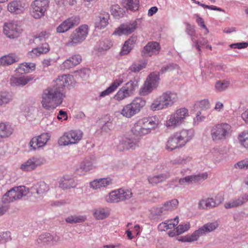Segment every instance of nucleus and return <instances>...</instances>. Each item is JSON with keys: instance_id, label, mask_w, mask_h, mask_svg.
Instances as JSON below:
<instances>
[{"instance_id": "39", "label": "nucleus", "mask_w": 248, "mask_h": 248, "mask_svg": "<svg viewBox=\"0 0 248 248\" xmlns=\"http://www.w3.org/2000/svg\"><path fill=\"white\" fill-rule=\"evenodd\" d=\"M87 219L86 215H74L68 216L65 218L67 223L70 224L79 223L85 222Z\"/></svg>"}, {"instance_id": "12", "label": "nucleus", "mask_w": 248, "mask_h": 248, "mask_svg": "<svg viewBox=\"0 0 248 248\" xmlns=\"http://www.w3.org/2000/svg\"><path fill=\"white\" fill-rule=\"evenodd\" d=\"M129 74L127 72H125L118 75L110 85L99 93V97H104L114 92L123 83L128 79Z\"/></svg>"}, {"instance_id": "49", "label": "nucleus", "mask_w": 248, "mask_h": 248, "mask_svg": "<svg viewBox=\"0 0 248 248\" xmlns=\"http://www.w3.org/2000/svg\"><path fill=\"white\" fill-rule=\"evenodd\" d=\"M192 161L191 157L186 155L180 156L173 160V163L174 164H179L184 166L189 165Z\"/></svg>"}, {"instance_id": "56", "label": "nucleus", "mask_w": 248, "mask_h": 248, "mask_svg": "<svg viewBox=\"0 0 248 248\" xmlns=\"http://www.w3.org/2000/svg\"><path fill=\"white\" fill-rule=\"evenodd\" d=\"M177 240L182 242H192L198 240V239L194 231L191 235L177 237Z\"/></svg>"}, {"instance_id": "63", "label": "nucleus", "mask_w": 248, "mask_h": 248, "mask_svg": "<svg viewBox=\"0 0 248 248\" xmlns=\"http://www.w3.org/2000/svg\"><path fill=\"white\" fill-rule=\"evenodd\" d=\"M77 184L75 182L69 183L61 179L59 181V186L62 189H68L76 187Z\"/></svg>"}, {"instance_id": "62", "label": "nucleus", "mask_w": 248, "mask_h": 248, "mask_svg": "<svg viewBox=\"0 0 248 248\" xmlns=\"http://www.w3.org/2000/svg\"><path fill=\"white\" fill-rule=\"evenodd\" d=\"M176 228L177 231V234H181L189 230L190 228V224L189 222H187L180 224Z\"/></svg>"}, {"instance_id": "1", "label": "nucleus", "mask_w": 248, "mask_h": 248, "mask_svg": "<svg viewBox=\"0 0 248 248\" xmlns=\"http://www.w3.org/2000/svg\"><path fill=\"white\" fill-rule=\"evenodd\" d=\"M65 97V93H62L52 87H49L43 91L40 103L45 109L53 110L62 103Z\"/></svg>"}, {"instance_id": "43", "label": "nucleus", "mask_w": 248, "mask_h": 248, "mask_svg": "<svg viewBox=\"0 0 248 248\" xmlns=\"http://www.w3.org/2000/svg\"><path fill=\"white\" fill-rule=\"evenodd\" d=\"M12 100L11 95L6 92H0V107H5Z\"/></svg>"}, {"instance_id": "17", "label": "nucleus", "mask_w": 248, "mask_h": 248, "mask_svg": "<svg viewBox=\"0 0 248 248\" xmlns=\"http://www.w3.org/2000/svg\"><path fill=\"white\" fill-rule=\"evenodd\" d=\"M113 184V179L110 177L95 179L90 182L89 186L93 190H104Z\"/></svg>"}, {"instance_id": "11", "label": "nucleus", "mask_w": 248, "mask_h": 248, "mask_svg": "<svg viewBox=\"0 0 248 248\" xmlns=\"http://www.w3.org/2000/svg\"><path fill=\"white\" fill-rule=\"evenodd\" d=\"M159 73L154 72L147 78L143 86L140 89L139 93L141 96H146L150 93L158 86L160 80Z\"/></svg>"}, {"instance_id": "6", "label": "nucleus", "mask_w": 248, "mask_h": 248, "mask_svg": "<svg viewBox=\"0 0 248 248\" xmlns=\"http://www.w3.org/2000/svg\"><path fill=\"white\" fill-rule=\"evenodd\" d=\"M83 137V132L80 129H72L64 132L58 140L60 146H69L78 144Z\"/></svg>"}, {"instance_id": "58", "label": "nucleus", "mask_w": 248, "mask_h": 248, "mask_svg": "<svg viewBox=\"0 0 248 248\" xmlns=\"http://www.w3.org/2000/svg\"><path fill=\"white\" fill-rule=\"evenodd\" d=\"M35 169L40 167L46 163V159L43 156H35L31 157Z\"/></svg>"}, {"instance_id": "42", "label": "nucleus", "mask_w": 248, "mask_h": 248, "mask_svg": "<svg viewBox=\"0 0 248 248\" xmlns=\"http://www.w3.org/2000/svg\"><path fill=\"white\" fill-rule=\"evenodd\" d=\"M237 139L242 147L248 149V131H244L240 133L238 135Z\"/></svg>"}, {"instance_id": "16", "label": "nucleus", "mask_w": 248, "mask_h": 248, "mask_svg": "<svg viewBox=\"0 0 248 248\" xmlns=\"http://www.w3.org/2000/svg\"><path fill=\"white\" fill-rule=\"evenodd\" d=\"M174 133L182 147L189 142L195 136V131L192 128H183Z\"/></svg>"}, {"instance_id": "14", "label": "nucleus", "mask_w": 248, "mask_h": 248, "mask_svg": "<svg viewBox=\"0 0 248 248\" xmlns=\"http://www.w3.org/2000/svg\"><path fill=\"white\" fill-rule=\"evenodd\" d=\"M79 22L80 18L79 16H71L61 22L56 28V31L58 33L66 32L75 26L78 25Z\"/></svg>"}, {"instance_id": "32", "label": "nucleus", "mask_w": 248, "mask_h": 248, "mask_svg": "<svg viewBox=\"0 0 248 248\" xmlns=\"http://www.w3.org/2000/svg\"><path fill=\"white\" fill-rule=\"evenodd\" d=\"M19 60V57L15 53H9L0 58V65L8 66L17 62Z\"/></svg>"}, {"instance_id": "15", "label": "nucleus", "mask_w": 248, "mask_h": 248, "mask_svg": "<svg viewBox=\"0 0 248 248\" xmlns=\"http://www.w3.org/2000/svg\"><path fill=\"white\" fill-rule=\"evenodd\" d=\"M27 8V4L22 0H13L6 6L8 12L14 15L23 14Z\"/></svg>"}, {"instance_id": "13", "label": "nucleus", "mask_w": 248, "mask_h": 248, "mask_svg": "<svg viewBox=\"0 0 248 248\" xmlns=\"http://www.w3.org/2000/svg\"><path fill=\"white\" fill-rule=\"evenodd\" d=\"M50 139V136L48 133H43L33 137L29 143L30 150L35 151L43 149L47 145Z\"/></svg>"}, {"instance_id": "21", "label": "nucleus", "mask_w": 248, "mask_h": 248, "mask_svg": "<svg viewBox=\"0 0 248 248\" xmlns=\"http://www.w3.org/2000/svg\"><path fill=\"white\" fill-rule=\"evenodd\" d=\"M160 49L159 44L156 42H149L144 47L141 52L143 57H151L159 53Z\"/></svg>"}, {"instance_id": "50", "label": "nucleus", "mask_w": 248, "mask_h": 248, "mask_svg": "<svg viewBox=\"0 0 248 248\" xmlns=\"http://www.w3.org/2000/svg\"><path fill=\"white\" fill-rule=\"evenodd\" d=\"M20 169L24 171H31L36 169L31 157L29 158L21 165Z\"/></svg>"}, {"instance_id": "47", "label": "nucleus", "mask_w": 248, "mask_h": 248, "mask_svg": "<svg viewBox=\"0 0 248 248\" xmlns=\"http://www.w3.org/2000/svg\"><path fill=\"white\" fill-rule=\"evenodd\" d=\"M115 148L119 151L123 152L128 150L127 137H123L116 143Z\"/></svg>"}, {"instance_id": "5", "label": "nucleus", "mask_w": 248, "mask_h": 248, "mask_svg": "<svg viewBox=\"0 0 248 248\" xmlns=\"http://www.w3.org/2000/svg\"><path fill=\"white\" fill-rule=\"evenodd\" d=\"M232 133V126L227 123H221L214 125L210 130V136L213 141L220 143L229 139Z\"/></svg>"}, {"instance_id": "44", "label": "nucleus", "mask_w": 248, "mask_h": 248, "mask_svg": "<svg viewBox=\"0 0 248 248\" xmlns=\"http://www.w3.org/2000/svg\"><path fill=\"white\" fill-rule=\"evenodd\" d=\"M96 167V164L91 161L86 160L81 163L79 169L81 170L84 172H87L93 170Z\"/></svg>"}, {"instance_id": "18", "label": "nucleus", "mask_w": 248, "mask_h": 248, "mask_svg": "<svg viewBox=\"0 0 248 248\" xmlns=\"http://www.w3.org/2000/svg\"><path fill=\"white\" fill-rule=\"evenodd\" d=\"M218 226L219 222L217 220L208 222L204 224L199 229L196 230L195 232L198 239H199L201 236L202 235L214 232L218 227Z\"/></svg>"}, {"instance_id": "9", "label": "nucleus", "mask_w": 248, "mask_h": 248, "mask_svg": "<svg viewBox=\"0 0 248 248\" xmlns=\"http://www.w3.org/2000/svg\"><path fill=\"white\" fill-rule=\"evenodd\" d=\"M22 32L21 24L18 20H10L3 24V33L9 39H16L20 37Z\"/></svg>"}, {"instance_id": "55", "label": "nucleus", "mask_w": 248, "mask_h": 248, "mask_svg": "<svg viewBox=\"0 0 248 248\" xmlns=\"http://www.w3.org/2000/svg\"><path fill=\"white\" fill-rule=\"evenodd\" d=\"M118 189L122 202L129 200L133 196V193L130 190L124 188H119Z\"/></svg>"}, {"instance_id": "64", "label": "nucleus", "mask_w": 248, "mask_h": 248, "mask_svg": "<svg viewBox=\"0 0 248 248\" xmlns=\"http://www.w3.org/2000/svg\"><path fill=\"white\" fill-rule=\"evenodd\" d=\"M49 36V34L46 31H43L35 35L34 37L36 42H42L45 41Z\"/></svg>"}, {"instance_id": "38", "label": "nucleus", "mask_w": 248, "mask_h": 248, "mask_svg": "<svg viewBox=\"0 0 248 248\" xmlns=\"http://www.w3.org/2000/svg\"><path fill=\"white\" fill-rule=\"evenodd\" d=\"M170 175L168 173H164L153 176H149L148 178V180L149 183L151 184H157L164 181Z\"/></svg>"}, {"instance_id": "51", "label": "nucleus", "mask_w": 248, "mask_h": 248, "mask_svg": "<svg viewBox=\"0 0 248 248\" xmlns=\"http://www.w3.org/2000/svg\"><path fill=\"white\" fill-rule=\"evenodd\" d=\"M14 189L18 200L23 196L27 195L31 191L29 188L24 186H15Z\"/></svg>"}, {"instance_id": "40", "label": "nucleus", "mask_w": 248, "mask_h": 248, "mask_svg": "<svg viewBox=\"0 0 248 248\" xmlns=\"http://www.w3.org/2000/svg\"><path fill=\"white\" fill-rule=\"evenodd\" d=\"M139 0H123L122 4L125 9L131 11H136L139 7Z\"/></svg>"}, {"instance_id": "8", "label": "nucleus", "mask_w": 248, "mask_h": 248, "mask_svg": "<svg viewBox=\"0 0 248 248\" xmlns=\"http://www.w3.org/2000/svg\"><path fill=\"white\" fill-rule=\"evenodd\" d=\"M138 87V81L130 80L119 89L114 95L113 98L116 101L121 102L132 96Z\"/></svg>"}, {"instance_id": "61", "label": "nucleus", "mask_w": 248, "mask_h": 248, "mask_svg": "<svg viewBox=\"0 0 248 248\" xmlns=\"http://www.w3.org/2000/svg\"><path fill=\"white\" fill-rule=\"evenodd\" d=\"M234 167L237 170H248V162L247 158L237 162L234 165Z\"/></svg>"}, {"instance_id": "36", "label": "nucleus", "mask_w": 248, "mask_h": 248, "mask_svg": "<svg viewBox=\"0 0 248 248\" xmlns=\"http://www.w3.org/2000/svg\"><path fill=\"white\" fill-rule=\"evenodd\" d=\"M18 199L17 196L16 195V192L14 189V187L8 190L2 196L1 201L4 203H8L11 202H13Z\"/></svg>"}, {"instance_id": "27", "label": "nucleus", "mask_w": 248, "mask_h": 248, "mask_svg": "<svg viewBox=\"0 0 248 248\" xmlns=\"http://www.w3.org/2000/svg\"><path fill=\"white\" fill-rule=\"evenodd\" d=\"M182 147L174 133L168 138L165 143V149L169 152H171L176 149H179Z\"/></svg>"}, {"instance_id": "29", "label": "nucleus", "mask_w": 248, "mask_h": 248, "mask_svg": "<svg viewBox=\"0 0 248 248\" xmlns=\"http://www.w3.org/2000/svg\"><path fill=\"white\" fill-rule=\"evenodd\" d=\"M109 15L107 12L101 13L95 23V27L97 30H102L108 24Z\"/></svg>"}, {"instance_id": "53", "label": "nucleus", "mask_w": 248, "mask_h": 248, "mask_svg": "<svg viewBox=\"0 0 248 248\" xmlns=\"http://www.w3.org/2000/svg\"><path fill=\"white\" fill-rule=\"evenodd\" d=\"M210 103L208 99H204L195 102V106L196 108L202 110H206L210 108Z\"/></svg>"}, {"instance_id": "45", "label": "nucleus", "mask_w": 248, "mask_h": 248, "mask_svg": "<svg viewBox=\"0 0 248 248\" xmlns=\"http://www.w3.org/2000/svg\"><path fill=\"white\" fill-rule=\"evenodd\" d=\"M147 65V62L145 61H141L138 62H133L129 67V69L133 72H139L142 69L144 68Z\"/></svg>"}, {"instance_id": "59", "label": "nucleus", "mask_w": 248, "mask_h": 248, "mask_svg": "<svg viewBox=\"0 0 248 248\" xmlns=\"http://www.w3.org/2000/svg\"><path fill=\"white\" fill-rule=\"evenodd\" d=\"M207 200L208 202V204L209 205L210 208L218 206L223 201V199L221 197L219 198H218L217 197H216L215 198H207Z\"/></svg>"}, {"instance_id": "30", "label": "nucleus", "mask_w": 248, "mask_h": 248, "mask_svg": "<svg viewBox=\"0 0 248 248\" xmlns=\"http://www.w3.org/2000/svg\"><path fill=\"white\" fill-rule=\"evenodd\" d=\"M137 40L136 36H132L130 37L123 45L120 54L121 55H125L129 53L134 48Z\"/></svg>"}, {"instance_id": "52", "label": "nucleus", "mask_w": 248, "mask_h": 248, "mask_svg": "<svg viewBox=\"0 0 248 248\" xmlns=\"http://www.w3.org/2000/svg\"><path fill=\"white\" fill-rule=\"evenodd\" d=\"M112 46L111 41L109 40H105L99 43L97 50L100 52L106 51L110 49Z\"/></svg>"}, {"instance_id": "33", "label": "nucleus", "mask_w": 248, "mask_h": 248, "mask_svg": "<svg viewBox=\"0 0 248 248\" xmlns=\"http://www.w3.org/2000/svg\"><path fill=\"white\" fill-rule=\"evenodd\" d=\"M36 64L34 62H23L16 68V71L19 74L30 73L35 70Z\"/></svg>"}, {"instance_id": "28", "label": "nucleus", "mask_w": 248, "mask_h": 248, "mask_svg": "<svg viewBox=\"0 0 248 248\" xmlns=\"http://www.w3.org/2000/svg\"><path fill=\"white\" fill-rule=\"evenodd\" d=\"M48 190V186L44 182H41L33 185L30 189L31 194L36 193L40 197L44 196Z\"/></svg>"}, {"instance_id": "22", "label": "nucleus", "mask_w": 248, "mask_h": 248, "mask_svg": "<svg viewBox=\"0 0 248 248\" xmlns=\"http://www.w3.org/2000/svg\"><path fill=\"white\" fill-rule=\"evenodd\" d=\"M248 201V194H244L236 197L224 203V207L226 209L236 208L243 205Z\"/></svg>"}, {"instance_id": "19", "label": "nucleus", "mask_w": 248, "mask_h": 248, "mask_svg": "<svg viewBox=\"0 0 248 248\" xmlns=\"http://www.w3.org/2000/svg\"><path fill=\"white\" fill-rule=\"evenodd\" d=\"M137 24L136 22L121 25L115 30L113 35L118 36L129 35L135 31L137 28Z\"/></svg>"}, {"instance_id": "26", "label": "nucleus", "mask_w": 248, "mask_h": 248, "mask_svg": "<svg viewBox=\"0 0 248 248\" xmlns=\"http://www.w3.org/2000/svg\"><path fill=\"white\" fill-rule=\"evenodd\" d=\"M14 132L12 124L8 122L0 123V140L10 137Z\"/></svg>"}, {"instance_id": "37", "label": "nucleus", "mask_w": 248, "mask_h": 248, "mask_svg": "<svg viewBox=\"0 0 248 248\" xmlns=\"http://www.w3.org/2000/svg\"><path fill=\"white\" fill-rule=\"evenodd\" d=\"M64 75L59 76L53 81L52 87L56 88L57 90H59L62 93H65L64 92V88H66V85L64 82Z\"/></svg>"}, {"instance_id": "35", "label": "nucleus", "mask_w": 248, "mask_h": 248, "mask_svg": "<svg viewBox=\"0 0 248 248\" xmlns=\"http://www.w3.org/2000/svg\"><path fill=\"white\" fill-rule=\"evenodd\" d=\"M110 215L109 210L107 208L99 207L94 209L93 215L97 220H103L107 218Z\"/></svg>"}, {"instance_id": "41", "label": "nucleus", "mask_w": 248, "mask_h": 248, "mask_svg": "<svg viewBox=\"0 0 248 248\" xmlns=\"http://www.w3.org/2000/svg\"><path fill=\"white\" fill-rule=\"evenodd\" d=\"M230 85V81L229 79L218 80L215 85L216 91L221 92L227 90Z\"/></svg>"}, {"instance_id": "4", "label": "nucleus", "mask_w": 248, "mask_h": 248, "mask_svg": "<svg viewBox=\"0 0 248 248\" xmlns=\"http://www.w3.org/2000/svg\"><path fill=\"white\" fill-rule=\"evenodd\" d=\"M189 116V110L185 107L177 108L168 116L164 125L168 129H175L184 124L186 119Z\"/></svg>"}, {"instance_id": "46", "label": "nucleus", "mask_w": 248, "mask_h": 248, "mask_svg": "<svg viewBox=\"0 0 248 248\" xmlns=\"http://www.w3.org/2000/svg\"><path fill=\"white\" fill-rule=\"evenodd\" d=\"M110 12L115 17L119 18L123 16L124 15V10L118 4H114L110 7Z\"/></svg>"}, {"instance_id": "7", "label": "nucleus", "mask_w": 248, "mask_h": 248, "mask_svg": "<svg viewBox=\"0 0 248 248\" xmlns=\"http://www.w3.org/2000/svg\"><path fill=\"white\" fill-rule=\"evenodd\" d=\"M89 31L88 25L87 24L80 25L72 32L65 45L72 47L81 44L87 37Z\"/></svg>"}, {"instance_id": "34", "label": "nucleus", "mask_w": 248, "mask_h": 248, "mask_svg": "<svg viewBox=\"0 0 248 248\" xmlns=\"http://www.w3.org/2000/svg\"><path fill=\"white\" fill-rule=\"evenodd\" d=\"M104 201L109 203H118L122 202L119 189L111 191L104 197Z\"/></svg>"}, {"instance_id": "25", "label": "nucleus", "mask_w": 248, "mask_h": 248, "mask_svg": "<svg viewBox=\"0 0 248 248\" xmlns=\"http://www.w3.org/2000/svg\"><path fill=\"white\" fill-rule=\"evenodd\" d=\"M33 78L31 76L23 75L20 77H12L10 78V84L14 87H23L32 81Z\"/></svg>"}, {"instance_id": "23", "label": "nucleus", "mask_w": 248, "mask_h": 248, "mask_svg": "<svg viewBox=\"0 0 248 248\" xmlns=\"http://www.w3.org/2000/svg\"><path fill=\"white\" fill-rule=\"evenodd\" d=\"M60 241L58 235H52L48 233L41 234L37 240L39 244L43 245L52 246L57 244Z\"/></svg>"}, {"instance_id": "48", "label": "nucleus", "mask_w": 248, "mask_h": 248, "mask_svg": "<svg viewBox=\"0 0 248 248\" xmlns=\"http://www.w3.org/2000/svg\"><path fill=\"white\" fill-rule=\"evenodd\" d=\"M179 202L176 199H173L166 202L163 205L162 208L164 210L172 211L176 209L178 206Z\"/></svg>"}, {"instance_id": "10", "label": "nucleus", "mask_w": 248, "mask_h": 248, "mask_svg": "<svg viewBox=\"0 0 248 248\" xmlns=\"http://www.w3.org/2000/svg\"><path fill=\"white\" fill-rule=\"evenodd\" d=\"M49 3V0H34L30 6L31 16L36 19L42 18L46 13Z\"/></svg>"}, {"instance_id": "24", "label": "nucleus", "mask_w": 248, "mask_h": 248, "mask_svg": "<svg viewBox=\"0 0 248 248\" xmlns=\"http://www.w3.org/2000/svg\"><path fill=\"white\" fill-rule=\"evenodd\" d=\"M142 119L149 134L152 131H154L159 128L160 122L156 116L144 117Z\"/></svg>"}, {"instance_id": "54", "label": "nucleus", "mask_w": 248, "mask_h": 248, "mask_svg": "<svg viewBox=\"0 0 248 248\" xmlns=\"http://www.w3.org/2000/svg\"><path fill=\"white\" fill-rule=\"evenodd\" d=\"M64 82L66 88L71 89L74 87L76 85V81L73 76L70 75H64Z\"/></svg>"}, {"instance_id": "3", "label": "nucleus", "mask_w": 248, "mask_h": 248, "mask_svg": "<svg viewBox=\"0 0 248 248\" xmlns=\"http://www.w3.org/2000/svg\"><path fill=\"white\" fill-rule=\"evenodd\" d=\"M146 104V101L144 98L136 97L130 103L124 105L118 113L124 118L131 119L139 114Z\"/></svg>"}, {"instance_id": "60", "label": "nucleus", "mask_w": 248, "mask_h": 248, "mask_svg": "<svg viewBox=\"0 0 248 248\" xmlns=\"http://www.w3.org/2000/svg\"><path fill=\"white\" fill-rule=\"evenodd\" d=\"M179 183L180 185L182 186L189 185L193 183H195L194 175H189L181 178L179 180Z\"/></svg>"}, {"instance_id": "31", "label": "nucleus", "mask_w": 248, "mask_h": 248, "mask_svg": "<svg viewBox=\"0 0 248 248\" xmlns=\"http://www.w3.org/2000/svg\"><path fill=\"white\" fill-rule=\"evenodd\" d=\"M179 221V217H176L174 218L167 220L160 223L158 226V229L160 231H165L169 229H172L178 225Z\"/></svg>"}, {"instance_id": "2", "label": "nucleus", "mask_w": 248, "mask_h": 248, "mask_svg": "<svg viewBox=\"0 0 248 248\" xmlns=\"http://www.w3.org/2000/svg\"><path fill=\"white\" fill-rule=\"evenodd\" d=\"M178 100V95L176 92L167 91L153 101L150 108L154 111L167 109L173 106Z\"/></svg>"}, {"instance_id": "20", "label": "nucleus", "mask_w": 248, "mask_h": 248, "mask_svg": "<svg viewBox=\"0 0 248 248\" xmlns=\"http://www.w3.org/2000/svg\"><path fill=\"white\" fill-rule=\"evenodd\" d=\"M142 119L140 118L136 121L132 126L131 131L132 133L137 137H143L149 134Z\"/></svg>"}, {"instance_id": "57", "label": "nucleus", "mask_w": 248, "mask_h": 248, "mask_svg": "<svg viewBox=\"0 0 248 248\" xmlns=\"http://www.w3.org/2000/svg\"><path fill=\"white\" fill-rule=\"evenodd\" d=\"M128 150H135L140 146V141L138 140L127 138Z\"/></svg>"}]
</instances>
